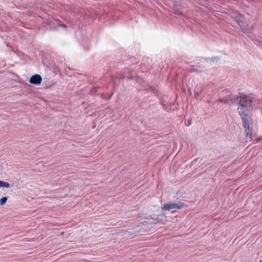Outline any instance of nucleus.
I'll return each instance as SVG.
<instances>
[{
  "label": "nucleus",
  "instance_id": "f257e3e1",
  "mask_svg": "<svg viewBox=\"0 0 262 262\" xmlns=\"http://www.w3.org/2000/svg\"><path fill=\"white\" fill-rule=\"evenodd\" d=\"M231 101L233 103H239V106L238 107V112L241 115L244 126L245 128L247 135L250 132L252 127V122L251 117L246 113L248 106L251 104L252 100L249 96L242 94L240 97H235L232 98Z\"/></svg>",
  "mask_w": 262,
  "mask_h": 262
},
{
  "label": "nucleus",
  "instance_id": "f03ea898",
  "mask_svg": "<svg viewBox=\"0 0 262 262\" xmlns=\"http://www.w3.org/2000/svg\"><path fill=\"white\" fill-rule=\"evenodd\" d=\"M232 17L234 18V19L237 21L238 25L240 26L243 31L245 33H247V24L244 21V18L243 16L240 14L237 13L235 16H232Z\"/></svg>",
  "mask_w": 262,
  "mask_h": 262
},
{
  "label": "nucleus",
  "instance_id": "7ed1b4c3",
  "mask_svg": "<svg viewBox=\"0 0 262 262\" xmlns=\"http://www.w3.org/2000/svg\"><path fill=\"white\" fill-rule=\"evenodd\" d=\"M182 207L180 204L177 203H170L165 205L162 209L163 211H170L173 209H180Z\"/></svg>",
  "mask_w": 262,
  "mask_h": 262
},
{
  "label": "nucleus",
  "instance_id": "20e7f679",
  "mask_svg": "<svg viewBox=\"0 0 262 262\" xmlns=\"http://www.w3.org/2000/svg\"><path fill=\"white\" fill-rule=\"evenodd\" d=\"M42 81V78L40 75L38 74H35L32 76L29 82L33 84H39L41 83Z\"/></svg>",
  "mask_w": 262,
  "mask_h": 262
},
{
  "label": "nucleus",
  "instance_id": "39448f33",
  "mask_svg": "<svg viewBox=\"0 0 262 262\" xmlns=\"http://www.w3.org/2000/svg\"><path fill=\"white\" fill-rule=\"evenodd\" d=\"M9 187H10V184L8 182L2 181L0 180V188L1 187L9 188Z\"/></svg>",
  "mask_w": 262,
  "mask_h": 262
},
{
  "label": "nucleus",
  "instance_id": "423d86ee",
  "mask_svg": "<svg viewBox=\"0 0 262 262\" xmlns=\"http://www.w3.org/2000/svg\"><path fill=\"white\" fill-rule=\"evenodd\" d=\"M7 201V197H3L0 199V205L3 206L5 205Z\"/></svg>",
  "mask_w": 262,
  "mask_h": 262
},
{
  "label": "nucleus",
  "instance_id": "0eeeda50",
  "mask_svg": "<svg viewBox=\"0 0 262 262\" xmlns=\"http://www.w3.org/2000/svg\"><path fill=\"white\" fill-rule=\"evenodd\" d=\"M260 262H262V261H260Z\"/></svg>",
  "mask_w": 262,
  "mask_h": 262
}]
</instances>
